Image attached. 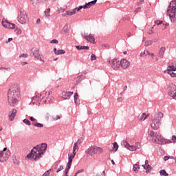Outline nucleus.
Wrapping results in <instances>:
<instances>
[{
	"label": "nucleus",
	"mask_w": 176,
	"mask_h": 176,
	"mask_svg": "<svg viewBox=\"0 0 176 176\" xmlns=\"http://www.w3.org/2000/svg\"><path fill=\"white\" fill-rule=\"evenodd\" d=\"M20 98V89L16 84H12L8 93V102L10 107H14Z\"/></svg>",
	"instance_id": "f257e3e1"
},
{
	"label": "nucleus",
	"mask_w": 176,
	"mask_h": 176,
	"mask_svg": "<svg viewBox=\"0 0 176 176\" xmlns=\"http://www.w3.org/2000/svg\"><path fill=\"white\" fill-rule=\"evenodd\" d=\"M47 149V144L45 143H42L34 146L30 154H28L26 157L30 159L32 157L34 160H38L42 157V155L45 153V151Z\"/></svg>",
	"instance_id": "f03ea898"
},
{
	"label": "nucleus",
	"mask_w": 176,
	"mask_h": 176,
	"mask_svg": "<svg viewBox=\"0 0 176 176\" xmlns=\"http://www.w3.org/2000/svg\"><path fill=\"white\" fill-rule=\"evenodd\" d=\"M167 13L170 19L171 23H175L176 0L171 1L168 6Z\"/></svg>",
	"instance_id": "7ed1b4c3"
},
{
	"label": "nucleus",
	"mask_w": 176,
	"mask_h": 176,
	"mask_svg": "<svg viewBox=\"0 0 176 176\" xmlns=\"http://www.w3.org/2000/svg\"><path fill=\"white\" fill-rule=\"evenodd\" d=\"M163 118V113L159 111L157 112L153 117H152V123L151 124V129L153 130L159 129L160 127V120Z\"/></svg>",
	"instance_id": "20e7f679"
},
{
	"label": "nucleus",
	"mask_w": 176,
	"mask_h": 176,
	"mask_svg": "<svg viewBox=\"0 0 176 176\" xmlns=\"http://www.w3.org/2000/svg\"><path fill=\"white\" fill-rule=\"evenodd\" d=\"M1 24L4 28H8V30H14L16 35H20L21 34V29L17 27L16 24L9 22L8 19H3Z\"/></svg>",
	"instance_id": "39448f33"
},
{
	"label": "nucleus",
	"mask_w": 176,
	"mask_h": 176,
	"mask_svg": "<svg viewBox=\"0 0 176 176\" xmlns=\"http://www.w3.org/2000/svg\"><path fill=\"white\" fill-rule=\"evenodd\" d=\"M148 135L151 137V138H152L153 142H155L160 145L164 144V140L162 138L160 133L153 131H148Z\"/></svg>",
	"instance_id": "423d86ee"
},
{
	"label": "nucleus",
	"mask_w": 176,
	"mask_h": 176,
	"mask_svg": "<svg viewBox=\"0 0 176 176\" xmlns=\"http://www.w3.org/2000/svg\"><path fill=\"white\" fill-rule=\"evenodd\" d=\"M17 21L20 23V24L25 25L28 24L30 21V18L28 17V14L23 10L21 9L19 10V14L17 16Z\"/></svg>",
	"instance_id": "0eeeda50"
},
{
	"label": "nucleus",
	"mask_w": 176,
	"mask_h": 176,
	"mask_svg": "<svg viewBox=\"0 0 176 176\" xmlns=\"http://www.w3.org/2000/svg\"><path fill=\"white\" fill-rule=\"evenodd\" d=\"M104 150L101 147H98L97 146H91L86 151L85 153L87 155H89V156H94V155H98L100 153H102Z\"/></svg>",
	"instance_id": "6e6552de"
},
{
	"label": "nucleus",
	"mask_w": 176,
	"mask_h": 176,
	"mask_svg": "<svg viewBox=\"0 0 176 176\" xmlns=\"http://www.w3.org/2000/svg\"><path fill=\"white\" fill-rule=\"evenodd\" d=\"M11 153L10 151L7 148H4L3 151H0V162L3 163V162H6L9 159Z\"/></svg>",
	"instance_id": "1a4fd4ad"
},
{
	"label": "nucleus",
	"mask_w": 176,
	"mask_h": 176,
	"mask_svg": "<svg viewBox=\"0 0 176 176\" xmlns=\"http://www.w3.org/2000/svg\"><path fill=\"white\" fill-rule=\"evenodd\" d=\"M30 54L32 57H34V58L43 62V58H42V56L39 54V49L32 48L30 51Z\"/></svg>",
	"instance_id": "9d476101"
},
{
	"label": "nucleus",
	"mask_w": 176,
	"mask_h": 176,
	"mask_svg": "<svg viewBox=\"0 0 176 176\" xmlns=\"http://www.w3.org/2000/svg\"><path fill=\"white\" fill-rule=\"evenodd\" d=\"M109 64H111L113 69H115V71H118L120 68V61L118 58L111 59Z\"/></svg>",
	"instance_id": "9b49d317"
},
{
	"label": "nucleus",
	"mask_w": 176,
	"mask_h": 176,
	"mask_svg": "<svg viewBox=\"0 0 176 176\" xmlns=\"http://www.w3.org/2000/svg\"><path fill=\"white\" fill-rule=\"evenodd\" d=\"M120 67L123 68V69H126V68H129L130 67V62L126 59H122L120 60Z\"/></svg>",
	"instance_id": "f8f14e48"
},
{
	"label": "nucleus",
	"mask_w": 176,
	"mask_h": 176,
	"mask_svg": "<svg viewBox=\"0 0 176 176\" xmlns=\"http://www.w3.org/2000/svg\"><path fill=\"white\" fill-rule=\"evenodd\" d=\"M72 94H74V92H72V91H68V92L63 91L62 93V97L65 100H69V98H71V96H72Z\"/></svg>",
	"instance_id": "ddd939ff"
},
{
	"label": "nucleus",
	"mask_w": 176,
	"mask_h": 176,
	"mask_svg": "<svg viewBox=\"0 0 176 176\" xmlns=\"http://www.w3.org/2000/svg\"><path fill=\"white\" fill-rule=\"evenodd\" d=\"M172 87L173 89V90H171L168 92V94L170 96V97H172V98H173L174 100H176V87L174 85H172Z\"/></svg>",
	"instance_id": "4468645a"
},
{
	"label": "nucleus",
	"mask_w": 176,
	"mask_h": 176,
	"mask_svg": "<svg viewBox=\"0 0 176 176\" xmlns=\"http://www.w3.org/2000/svg\"><path fill=\"white\" fill-rule=\"evenodd\" d=\"M16 113H17V110H16V109H12V111L10 112L8 116L10 118V122L14 120V118L16 117Z\"/></svg>",
	"instance_id": "2eb2a0df"
},
{
	"label": "nucleus",
	"mask_w": 176,
	"mask_h": 176,
	"mask_svg": "<svg viewBox=\"0 0 176 176\" xmlns=\"http://www.w3.org/2000/svg\"><path fill=\"white\" fill-rule=\"evenodd\" d=\"M96 3H97V0H94L89 3H86L84 5V9H90L91 6H94V5H96Z\"/></svg>",
	"instance_id": "dca6fc26"
},
{
	"label": "nucleus",
	"mask_w": 176,
	"mask_h": 176,
	"mask_svg": "<svg viewBox=\"0 0 176 176\" xmlns=\"http://www.w3.org/2000/svg\"><path fill=\"white\" fill-rule=\"evenodd\" d=\"M84 38H85V39H86V41H88V42H90V43H94V41H96V39L94 38V34H89L88 36H85Z\"/></svg>",
	"instance_id": "f3484780"
},
{
	"label": "nucleus",
	"mask_w": 176,
	"mask_h": 176,
	"mask_svg": "<svg viewBox=\"0 0 176 176\" xmlns=\"http://www.w3.org/2000/svg\"><path fill=\"white\" fill-rule=\"evenodd\" d=\"M173 71H176L175 63L172 64L170 66L167 67V69L164 71V72H173Z\"/></svg>",
	"instance_id": "a211bd4d"
},
{
	"label": "nucleus",
	"mask_w": 176,
	"mask_h": 176,
	"mask_svg": "<svg viewBox=\"0 0 176 176\" xmlns=\"http://www.w3.org/2000/svg\"><path fill=\"white\" fill-rule=\"evenodd\" d=\"M148 116H149V114L143 113L141 116H139V120H140V122H144V120H146L148 118Z\"/></svg>",
	"instance_id": "6ab92c4d"
},
{
	"label": "nucleus",
	"mask_w": 176,
	"mask_h": 176,
	"mask_svg": "<svg viewBox=\"0 0 176 176\" xmlns=\"http://www.w3.org/2000/svg\"><path fill=\"white\" fill-rule=\"evenodd\" d=\"M165 52H166V48L164 47H162L160 50L158 56L160 57L161 58H163Z\"/></svg>",
	"instance_id": "aec40b11"
},
{
	"label": "nucleus",
	"mask_w": 176,
	"mask_h": 176,
	"mask_svg": "<svg viewBox=\"0 0 176 176\" xmlns=\"http://www.w3.org/2000/svg\"><path fill=\"white\" fill-rule=\"evenodd\" d=\"M76 13V10L73 9L69 11H66L65 13V16H73V14H75Z\"/></svg>",
	"instance_id": "412c9836"
},
{
	"label": "nucleus",
	"mask_w": 176,
	"mask_h": 176,
	"mask_svg": "<svg viewBox=\"0 0 176 176\" xmlns=\"http://www.w3.org/2000/svg\"><path fill=\"white\" fill-rule=\"evenodd\" d=\"M54 98L53 96H50L44 100L45 104H53V100Z\"/></svg>",
	"instance_id": "4be33fe9"
},
{
	"label": "nucleus",
	"mask_w": 176,
	"mask_h": 176,
	"mask_svg": "<svg viewBox=\"0 0 176 176\" xmlns=\"http://www.w3.org/2000/svg\"><path fill=\"white\" fill-rule=\"evenodd\" d=\"M142 167H144V170H146V174L151 173V171L152 170V166H151V165H149V164H148L146 166L142 165Z\"/></svg>",
	"instance_id": "5701e85b"
},
{
	"label": "nucleus",
	"mask_w": 176,
	"mask_h": 176,
	"mask_svg": "<svg viewBox=\"0 0 176 176\" xmlns=\"http://www.w3.org/2000/svg\"><path fill=\"white\" fill-rule=\"evenodd\" d=\"M76 48L78 50H89V46L76 45Z\"/></svg>",
	"instance_id": "b1692460"
},
{
	"label": "nucleus",
	"mask_w": 176,
	"mask_h": 176,
	"mask_svg": "<svg viewBox=\"0 0 176 176\" xmlns=\"http://www.w3.org/2000/svg\"><path fill=\"white\" fill-rule=\"evenodd\" d=\"M121 145H122V146H124V148H126V149H128L129 146H130L129 142H127V141H126V140H122L121 142Z\"/></svg>",
	"instance_id": "393cba45"
},
{
	"label": "nucleus",
	"mask_w": 176,
	"mask_h": 176,
	"mask_svg": "<svg viewBox=\"0 0 176 176\" xmlns=\"http://www.w3.org/2000/svg\"><path fill=\"white\" fill-rule=\"evenodd\" d=\"M45 19H50V8H47L46 11H44Z\"/></svg>",
	"instance_id": "a878e982"
},
{
	"label": "nucleus",
	"mask_w": 176,
	"mask_h": 176,
	"mask_svg": "<svg viewBox=\"0 0 176 176\" xmlns=\"http://www.w3.org/2000/svg\"><path fill=\"white\" fill-rule=\"evenodd\" d=\"M79 97L78 96V93L74 94V102L76 105H78L79 104Z\"/></svg>",
	"instance_id": "bb28decb"
},
{
	"label": "nucleus",
	"mask_w": 176,
	"mask_h": 176,
	"mask_svg": "<svg viewBox=\"0 0 176 176\" xmlns=\"http://www.w3.org/2000/svg\"><path fill=\"white\" fill-rule=\"evenodd\" d=\"M12 159L14 164H16V166L19 164V160H17V158H16V155H12Z\"/></svg>",
	"instance_id": "cd10ccee"
},
{
	"label": "nucleus",
	"mask_w": 176,
	"mask_h": 176,
	"mask_svg": "<svg viewBox=\"0 0 176 176\" xmlns=\"http://www.w3.org/2000/svg\"><path fill=\"white\" fill-rule=\"evenodd\" d=\"M133 170L135 173H138V170H140V166L138 164H135L133 165Z\"/></svg>",
	"instance_id": "c85d7f7f"
},
{
	"label": "nucleus",
	"mask_w": 176,
	"mask_h": 176,
	"mask_svg": "<svg viewBox=\"0 0 176 176\" xmlns=\"http://www.w3.org/2000/svg\"><path fill=\"white\" fill-rule=\"evenodd\" d=\"M42 97V94H38V95H36L34 97L32 98V100H36V101H39V98H41Z\"/></svg>",
	"instance_id": "c756f323"
},
{
	"label": "nucleus",
	"mask_w": 176,
	"mask_h": 176,
	"mask_svg": "<svg viewBox=\"0 0 176 176\" xmlns=\"http://www.w3.org/2000/svg\"><path fill=\"white\" fill-rule=\"evenodd\" d=\"M32 124H33V126H34L35 127H38V128L43 127V124H41L39 122L32 123Z\"/></svg>",
	"instance_id": "7c9ffc66"
},
{
	"label": "nucleus",
	"mask_w": 176,
	"mask_h": 176,
	"mask_svg": "<svg viewBox=\"0 0 176 176\" xmlns=\"http://www.w3.org/2000/svg\"><path fill=\"white\" fill-rule=\"evenodd\" d=\"M119 149V145L117 142L113 143V152H116Z\"/></svg>",
	"instance_id": "2f4dec72"
},
{
	"label": "nucleus",
	"mask_w": 176,
	"mask_h": 176,
	"mask_svg": "<svg viewBox=\"0 0 176 176\" xmlns=\"http://www.w3.org/2000/svg\"><path fill=\"white\" fill-rule=\"evenodd\" d=\"M160 175L168 176V173H167V172H166L165 170H161L160 171Z\"/></svg>",
	"instance_id": "473e14b6"
},
{
	"label": "nucleus",
	"mask_w": 176,
	"mask_h": 176,
	"mask_svg": "<svg viewBox=\"0 0 176 176\" xmlns=\"http://www.w3.org/2000/svg\"><path fill=\"white\" fill-rule=\"evenodd\" d=\"M30 2H32V5H38L41 3V0H30Z\"/></svg>",
	"instance_id": "72a5a7b5"
},
{
	"label": "nucleus",
	"mask_w": 176,
	"mask_h": 176,
	"mask_svg": "<svg viewBox=\"0 0 176 176\" xmlns=\"http://www.w3.org/2000/svg\"><path fill=\"white\" fill-rule=\"evenodd\" d=\"M60 119H61V117H60V116H58V115H57L56 116H53L52 117V120H53V121L58 120Z\"/></svg>",
	"instance_id": "f704fd0d"
},
{
	"label": "nucleus",
	"mask_w": 176,
	"mask_h": 176,
	"mask_svg": "<svg viewBox=\"0 0 176 176\" xmlns=\"http://www.w3.org/2000/svg\"><path fill=\"white\" fill-rule=\"evenodd\" d=\"M56 54V56H58L60 54H65V51H64V50H59L57 51Z\"/></svg>",
	"instance_id": "c9c22d12"
},
{
	"label": "nucleus",
	"mask_w": 176,
	"mask_h": 176,
	"mask_svg": "<svg viewBox=\"0 0 176 176\" xmlns=\"http://www.w3.org/2000/svg\"><path fill=\"white\" fill-rule=\"evenodd\" d=\"M127 149H129V151H137V148H135V146H133V145L131 146L130 144Z\"/></svg>",
	"instance_id": "e433bc0d"
},
{
	"label": "nucleus",
	"mask_w": 176,
	"mask_h": 176,
	"mask_svg": "<svg viewBox=\"0 0 176 176\" xmlns=\"http://www.w3.org/2000/svg\"><path fill=\"white\" fill-rule=\"evenodd\" d=\"M168 75L171 76V78H176V73H174L173 72H166Z\"/></svg>",
	"instance_id": "4c0bfd02"
},
{
	"label": "nucleus",
	"mask_w": 176,
	"mask_h": 176,
	"mask_svg": "<svg viewBox=\"0 0 176 176\" xmlns=\"http://www.w3.org/2000/svg\"><path fill=\"white\" fill-rule=\"evenodd\" d=\"M76 155V153H71V154H68V157L69 159H72V160H74V157H75V155Z\"/></svg>",
	"instance_id": "58836bf2"
},
{
	"label": "nucleus",
	"mask_w": 176,
	"mask_h": 176,
	"mask_svg": "<svg viewBox=\"0 0 176 176\" xmlns=\"http://www.w3.org/2000/svg\"><path fill=\"white\" fill-rule=\"evenodd\" d=\"M23 123H25V124H27L28 126H31V122L28 119H24Z\"/></svg>",
	"instance_id": "ea45409f"
},
{
	"label": "nucleus",
	"mask_w": 176,
	"mask_h": 176,
	"mask_svg": "<svg viewBox=\"0 0 176 176\" xmlns=\"http://www.w3.org/2000/svg\"><path fill=\"white\" fill-rule=\"evenodd\" d=\"M76 149H78V143H74L73 146V153H76Z\"/></svg>",
	"instance_id": "a19ab883"
},
{
	"label": "nucleus",
	"mask_w": 176,
	"mask_h": 176,
	"mask_svg": "<svg viewBox=\"0 0 176 176\" xmlns=\"http://www.w3.org/2000/svg\"><path fill=\"white\" fill-rule=\"evenodd\" d=\"M153 43V42L152 41H147L144 43V45L145 46H151V45H152Z\"/></svg>",
	"instance_id": "79ce46f5"
},
{
	"label": "nucleus",
	"mask_w": 176,
	"mask_h": 176,
	"mask_svg": "<svg viewBox=\"0 0 176 176\" xmlns=\"http://www.w3.org/2000/svg\"><path fill=\"white\" fill-rule=\"evenodd\" d=\"M96 176H105V170H103L102 172H99L96 174Z\"/></svg>",
	"instance_id": "37998d69"
},
{
	"label": "nucleus",
	"mask_w": 176,
	"mask_h": 176,
	"mask_svg": "<svg viewBox=\"0 0 176 176\" xmlns=\"http://www.w3.org/2000/svg\"><path fill=\"white\" fill-rule=\"evenodd\" d=\"M76 12H79L81 9H85V6H80L78 8H74Z\"/></svg>",
	"instance_id": "c03bdc74"
},
{
	"label": "nucleus",
	"mask_w": 176,
	"mask_h": 176,
	"mask_svg": "<svg viewBox=\"0 0 176 176\" xmlns=\"http://www.w3.org/2000/svg\"><path fill=\"white\" fill-rule=\"evenodd\" d=\"M134 146H135V148H136V150L140 149V148H141V143L137 142V143H135V145Z\"/></svg>",
	"instance_id": "a18cd8bd"
},
{
	"label": "nucleus",
	"mask_w": 176,
	"mask_h": 176,
	"mask_svg": "<svg viewBox=\"0 0 176 176\" xmlns=\"http://www.w3.org/2000/svg\"><path fill=\"white\" fill-rule=\"evenodd\" d=\"M85 169H80L75 173L74 176H78V174H80V173H83Z\"/></svg>",
	"instance_id": "49530a36"
},
{
	"label": "nucleus",
	"mask_w": 176,
	"mask_h": 176,
	"mask_svg": "<svg viewBox=\"0 0 176 176\" xmlns=\"http://www.w3.org/2000/svg\"><path fill=\"white\" fill-rule=\"evenodd\" d=\"M91 61H94V60H97V56H96V54H92L91 55Z\"/></svg>",
	"instance_id": "de8ad7c7"
},
{
	"label": "nucleus",
	"mask_w": 176,
	"mask_h": 176,
	"mask_svg": "<svg viewBox=\"0 0 176 176\" xmlns=\"http://www.w3.org/2000/svg\"><path fill=\"white\" fill-rule=\"evenodd\" d=\"M145 3V0H140L138 3V6H141V5H144Z\"/></svg>",
	"instance_id": "09e8293b"
},
{
	"label": "nucleus",
	"mask_w": 176,
	"mask_h": 176,
	"mask_svg": "<svg viewBox=\"0 0 176 176\" xmlns=\"http://www.w3.org/2000/svg\"><path fill=\"white\" fill-rule=\"evenodd\" d=\"M64 168V166H63V165H60L58 168L56 170V173H60V171H61V170H63Z\"/></svg>",
	"instance_id": "8fccbe9b"
},
{
	"label": "nucleus",
	"mask_w": 176,
	"mask_h": 176,
	"mask_svg": "<svg viewBox=\"0 0 176 176\" xmlns=\"http://www.w3.org/2000/svg\"><path fill=\"white\" fill-rule=\"evenodd\" d=\"M21 57H23V58H27L28 57V54H21L19 56V58H21Z\"/></svg>",
	"instance_id": "3c124183"
},
{
	"label": "nucleus",
	"mask_w": 176,
	"mask_h": 176,
	"mask_svg": "<svg viewBox=\"0 0 176 176\" xmlns=\"http://www.w3.org/2000/svg\"><path fill=\"white\" fill-rule=\"evenodd\" d=\"M162 23H163V21L157 20L155 21V24H156L157 25H160V24H162Z\"/></svg>",
	"instance_id": "603ef678"
},
{
	"label": "nucleus",
	"mask_w": 176,
	"mask_h": 176,
	"mask_svg": "<svg viewBox=\"0 0 176 176\" xmlns=\"http://www.w3.org/2000/svg\"><path fill=\"white\" fill-rule=\"evenodd\" d=\"M2 69H5L6 71H10V67H0V71H2Z\"/></svg>",
	"instance_id": "864d4df0"
},
{
	"label": "nucleus",
	"mask_w": 176,
	"mask_h": 176,
	"mask_svg": "<svg viewBox=\"0 0 176 176\" xmlns=\"http://www.w3.org/2000/svg\"><path fill=\"white\" fill-rule=\"evenodd\" d=\"M171 140L173 141V144H176V136L173 135L171 138Z\"/></svg>",
	"instance_id": "5fc2aeb1"
},
{
	"label": "nucleus",
	"mask_w": 176,
	"mask_h": 176,
	"mask_svg": "<svg viewBox=\"0 0 176 176\" xmlns=\"http://www.w3.org/2000/svg\"><path fill=\"white\" fill-rule=\"evenodd\" d=\"M140 10H141V7L137 8L134 10L135 14H137V13H138V12H140Z\"/></svg>",
	"instance_id": "6e6d98bb"
},
{
	"label": "nucleus",
	"mask_w": 176,
	"mask_h": 176,
	"mask_svg": "<svg viewBox=\"0 0 176 176\" xmlns=\"http://www.w3.org/2000/svg\"><path fill=\"white\" fill-rule=\"evenodd\" d=\"M50 43H54V44H57L58 43V41L56 39H53L50 41Z\"/></svg>",
	"instance_id": "4d7b16f0"
},
{
	"label": "nucleus",
	"mask_w": 176,
	"mask_h": 176,
	"mask_svg": "<svg viewBox=\"0 0 176 176\" xmlns=\"http://www.w3.org/2000/svg\"><path fill=\"white\" fill-rule=\"evenodd\" d=\"M72 164L69 163V162H67V168H71V166H72Z\"/></svg>",
	"instance_id": "13d9d810"
},
{
	"label": "nucleus",
	"mask_w": 176,
	"mask_h": 176,
	"mask_svg": "<svg viewBox=\"0 0 176 176\" xmlns=\"http://www.w3.org/2000/svg\"><path fill=\"white\" fill-rule=\"evenodd\" d=\"M168 159H170V156H164V160L165 162H167V160H168Z\"/></svg>",
	"instance_id": "bf43d9fd"
},
{
	"label": "nucleus",
	"mask_w": 176,
	"mask_h": 176,
	"mask_svg": "<svg viewBox=\"0 0 176 176\" xmlns=\"http://www.w3.org/2000/svg\"><path fill=\"white\" fill-rule=\"evenodd\" d=\"M117 100H118V102H122L123 101V98L120 97Z\"/></svg>",
	"instance_id": "052dcab7"
},
{
	"label": "nucleus",
	"mask_w": 176,
	"mask_h": 176,
	"mask_svg": "<svg viewBox=\"0 0 176 176\" xmlns=\"http://www.w3.org/2000/svg\"><path fill=\"white\" fill-rule=\"evenodd\" d=\"M148 34H149V35H152V34H153V30H152V29L148 30Z\"/></svg>",
	"instance_id": "680f3d73"
},
{
	"label": "nucleus",
	"mask_w": 176,
	"mask_h": 176,
	"mask_svg": "<svg viewBox=\"0 0 176 176\" xmlns=\"http://www.w3.org/2000/svg\"><path fill=\"white\" fill-rule=\"evenodd\" d=\"M146 53V51H144V52H141L140 54L141 57H145Z\"/></svg>",
	"instance_id": "e2e57ef3"
},
{
	"label": "nucleus",
	"mask_w": 176,
	"mask_h": 176,
	"mask_svg": "<svg viewBox=\"0 0 176 176\" xmlns=\"http://www.w3.org/2000/svg\"><path fill=\"white\" fill-rule=\"evenodd\" d=\"M31 122H36V119H35L34 117H30Z\"/></svg>",
	"instance_id": "0e129e2a"
},
{
	"label": "nucleus",
	"mask_w": 176,
	"mask_h": 176,
	"mask_svg": "<svg viewBox=\"0 0 176 176\" xmlns=\"http://www.w3.org/2000/svg\"><path fill=\"white\" fill-rule=\"evenodd\" d=\"M126 20L127 21H130V17H126V18H124V19H123V21H126Z\"/></svg>",
	"instance_id": "69168bd1"
},
{
	"label": "nucleus",
	"mask_w": 176,
	"mask_h": 176,
	"mask_svg": "<svg viewBox=\"0 0 176 176\" xmlns=\"http://www.w3.org/2000/svg\"><path fill=\"white\" fill-rule=\"evenodd\" d=\"M27 64H28V63H27V62H22L21 63V65L24 66V65H27Z\"/></svg>",
	"instance_id": "338daca9"
},
{
	"label": "nucleus",
	"mask_w": 176,
	"mask_h": 176,
	"mask_svg": "<svg viewBox=\"0 0 176 176\" xmlns=\"http://www.w3.org/2000/svg\"><path fill=\"white\" fill-rule=\"evenodd\" d=\"M72 159L68 158V163L72 164Z\"/></svg>",
	"instance_id": "774afa93"
}]
</instances>
